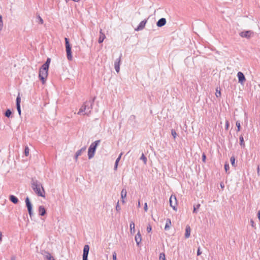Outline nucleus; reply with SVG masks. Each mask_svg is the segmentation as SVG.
Returning <instances> with one entry per match:
<instances>
[{"label":"nucleus","mask_w":260,"mask_h":260,"mask_svg":"<svg viewBox=\"0 0 260 260\" xmlns=\"http://www.w3.org/2000/svg\"><path fill=\"white\" fill-rule=\"evenodd\" d=\"M191 229L189 225H187L185 228V237L188 238L190 235Z\"/></svg>","instance_id":"aec40b11"},{"label":"nucleus","mask_w":260,"mask_h":260,"mask_svg":"<svg viewBox=\"0 0 260 260\" xmlns=\"http://www.w3.org/2000/svg\"><path fill=\"white\" fill-rule=\"evenodd\" d=\"M129 227H130V232H131V234H134L135 232V223L133 221L131 222Z\"/></svg>","instance_id":"393cba45"},{"label":"nucleus","mask_w":260,"mask_h":260,"mask_svg":"<svg viewBox=\"0 0 260 260\" xmlns=\"http://www.w3.org/2000/svg\"><path fill=\"white\" fill-rule=\"evenodd\" d=\"M144 209L145 211H146V212L147 211L148 207H147V205L146 203H145L144 204Z\"/></svg>","instance_id":"3c124183"},{"label":"nucleus","mask_w":260,"mask_h":260,"mask_svg":"<svg viewBox=\"0 0 260 260\" xmlns=\"http://www.w3.org/2000/svg\"><path fill=\"white\" fill-rule=\"evenodd\" d=\"M45 253L46 254L45 255L46 260H55L50 253L48 252H46Z\"/></svg>","instance_id":"a878e982"},{"label":"nucleus","mask_w":260,"mask_h":260,"mask_svg":"<svg viewBox=\"0 0 260 260\" xmlns=\"http://www.w3.org/2000/svg\"><path fill=\"white\" fill-rule=\"evenodd\" d=\"M166 22L167 21L166 18H161L159 19L158 21L156 22V25L159 27H161L164 26L166 24Z\"/></svg>","instance_id":"4468645a"},{"label":"nucleus","mask_w":260,"mask_h":260,"mask_svg":"<svg viewBox=\"0 0 260 260\" xmlns=\"http://www.w3.org/2000/svg\"><path fill=\"white\" fill-rule=\"evenodd\" d=\"M100 142L101 141L99 140L91 144L88 150V156L89 159H91L94 156L96 147Z\"/></svg>","instance_id":"f03ea898"},{"label":"nucleus","mask_w":260,"mask_h":260,"mask_svg":"<svg viewBox=\"0 0 260 260\" xmlns=\"http://www.w3.org/2000/svg\"><path fill=\"white\" fill-rule=\"evenodd\" d=\"M140 159L142 160L144 164L146 165L147 164V157L144 155V154L143 153L140 157Z\"/></svg>","instance_id":"c756f323"},{"label":"nucleus","mask_w":260,"mask_h":260,"mask_svg":"<svg viewBox=\"0 0 260 260\" xmlns=\"http://www.w3.org/2000/svg\"><path fill=\"white\" fill-rule=\"evenodd\" d=\"M51 59L49 58H48L46 61V62L42 66L44 68H47L49 69V64L50 63Z\"/></svg>","instance_id":"4be33fe9"},{"label":"nucleus","mask_w":260,"mask_h":260,"mask_svg":"<svg viewBox=\"0 0 260 260\" xmlns=\"http://www.w3.org/2000/svg\"><path fill=\"white\" fill-rule=\"evenodd\" d=\"M169 202L170 206L173 209V210L176 211L177 201L176 197L175 195L171 196L169 200Z\"/></svg>","instance_id":"0eeeda50"},{"label":"nucleus","mask_w":260,"mask_h":260,"mask_svg":"<svg viewBox=\"0 0 260 260\" xmlns=\"http://www.w3.org/2000/svg\"><path fill=\"white\" fill-rule=\"evenodd\" d=\"M250 224H251V225L253 228H255V223H254V221H253L252 219H251V220H250Z\"/></svg>","instance_id":"49530a36"},{"label":"nucleus","mask_w":260,"mask_h":260,"mask_svg":"<svg viewBox=\"0 0 260 260\" xmlns=\"http://www.w3.org/2000/svg\"><path fill=\"white\" fill-rule=\"evenodd\" d=\"M9 200L15 204H17L19 202L18 199L14 195H10L9 196Z\"/></svg>","instance_id":"6ab92c4d"},{"label":"nucleus","mask_w":260,"mask_h":260,"mask_svg":"<svg viewBox=\"0 0 260 260\" xmlns=\"http://www.w3.org/2000/svg\"><path fill=\"white\" fill-rule=\"evenodd\" d=\"M38 19L39 20V22L41 24H43V19L40 16H38Z\"/></svg>","instance_id":"de8ad7c7"},{"label":"nucleus","mask_w":260,"mask_h":260,"mask_svg":"<svg viewBox=\"0 0 260 260\" xmlns=\"http://www.w3.org/2000/svg\"><path fill=\"white\" fill-rule=\"evenodd\" d=\"M159 260H166V256L164 253H160L159 256Z\"/></svg>","instance_id":"2f4dec72"},{"label":"nucleus","mask_w":260,"mask_h":260,"mask_svg":"<svg viewBox=\"0 0 260 260\" xmlns=\"http://www.w3.org/2000/svg\"><path fill=\"white\" fill-rule=\"evenodd\" d=\"M171 225V219H169V218H167L166 219V225H165V230L166 231H167V230H169L170 228V225Z\"/></svg>","instance_id":"412c9836"},{"label":"nucleus","mask_w":260,"mask_h":260,"mask_svg":"<svg viewBox=\"0 0 260 260\" xmlns=\"http://www.w3.org/2000/svg\"><path fill=\"white\" fill-rule=\"evenodd\" d=\"M229 169H230L229 164L228 162H225V164H224V170H225L226 173H228V171ZM229 173H228V174Z\"/></svg>","instance_id":"c9c22d12"},{"label":"nucleus","mask_w":260,"mask_h":260,"mask_svg":"<svg viewBox=\"0 0 260 260\" xmlns=\"http://www.w3.org/2000/svg\"><path fill=\"white\" fill-rule=\"evenodd\" d=\"M236 125L237 127V131L239 132L241 129V124L239 121H237L236 123Z\"/></svg>","instance_id":"72a5a7b5"},{"label":"nucleus","mask_w":260,"mask_h":260,"mask_svg":"<svg viewBox=\"0 0 260 260\" xmlns=\"http://www.w3.org/2000/svg\"><path fill=\"white\" fill-rule=\"evenodd\" d=\"M257 217L258 218V220H259L260 221V211H258V212H257Z\"/></svg>","instance_id":"5fc2aeb1"},{"label":"nucleus","mask_w":260,"mask_h":260,"mask_svg":"<svg viewBox=\"0 0 260 260\" xmlns=\"http://www.w3.org/2000/svg\"><path fill=\"white\" fill-rule=\"evenodd\" d=\"M121 54L119 57L118 58L116 59L114 62V68L115 69L116 72L118 73L120 71V63L121 61Z\"/></svg>","instance_id":"9d476101"},{"label":"nucleus","mask_w":260,"mask_h":260,"mask_svg":"<svg viewBox=\"0 0 260 260\" xmlns=\"http://www.w3.org/2000/svg\"><path fill=\"white\" fill-rule=\"evenodd\" d=\"M66 50L67 52V57L69 60L73 59L72 54V46L70 44L69 39L67 38H64Z\"/></svg>","instance_id":"7ed1b4c3"},{"label":"nucleus","mask_w":260,"mask_h":260,"mask_svg":"<svg viewBox=\"0 0 260 260\" xmlns=\"http://www.w3.org/2000/svg\"><path fill=\"white\" fill-rule=\"evenodd\" d=\"M2 236H3L2 233L1 232H0V242H2Z\"/></svg>","instance_id":"6e6d98bb"},{"label":"nucleus","mask_w":260,"mask_h":260,"mask_svg":"<svg viewBox=\"0 0 260 260\" xmlns=\"http://www.w3.org/2000/svg\"><path fill=\"white\" fill-rule=\"evenodd\" d=\"M220 186H221V188H223L224 187V185H222L221 184H220Z\"/></svg>","instance_id":"bf43d9fd"},{"label":"nucleus","mask_w":260,"mask_h":260,"mask_svg":"<svg viewBox=\"0 0 260 260\" xmlns=\"http://www.w3.org/2000/svg\"><path fill=\"white\" fill-rule=\"evenodd\" d=\"M16 256H12L11 258V260H16Z\"/></svg>","instance_id":"4d7b16f0"},{"label":"nucleus","mask_w":260,"mask_h":260,"mask_svg":"<svg viewBox=\"0 0 260 260\" xmlns=\"http://www.w3.org/2000/svg\"><path fill=\"white\" fill-rule=\"evenodd\" d=\"M202 253V252L200 249V247H199L197 250V255H200Z\"/></svg>","instance_id":"09e8293b"},{"label":"nucleus","mask_w":260,"mask_h":260,"mask_svg":"<svg viewBox=\"0 0 260 260\" xmlns=\"http://www.w3.org/2000/svg\"><path fill=\"white\" fill-rule=\"evenodd\" d=\"M12 111L10 109H7L5 112V116L8 118H9L12 115Z\"/></svg>","instance_id":"bb28decb"},{"label":"nucleus","mask_w":260,"mask_h":260,"mask_svg":"<svg viewBox=\"0 0 260 260\" xmlns=\"http://www.w3.org/2000/svg\"><path fill=\"white\" fill-rule=\"evenodd\" d=\"M16 108L19 115H21V107L20 105H16Z\"/></svg>","instance_id":"ea45409f"},{"label":"nucleus","mask_w":260,"mask_h":260,"mask_svg":"<svg viewBox=\"0 0 260 260\" xmlns=\"http://www.w3.org/2000/svg\"><path fill=\"white\" fill-rule=\"evenodd\" d=\"M121 155H122V153H120V155H119V156L117 158V159H116V161H115V165H114V169L115 170H117V166H118V164L121 158Z\"/></svg>","instance_id":"5701e85b"},{"label":"nucleus","mask_w":260,"mask_h":260,"mask_svg":"<svg viewBox=\"0 0 260 260\" xmlns=\"http://www.w3.org/2000/svg\"><path fill=\"white\" fill-rule=\"evenodd\" d=\"M86 107H88V106H86V102L84 103L83 105L81 106L80 109H79V112H78V114L79 115H85V109Z\"/></svg>","instance_id":"ddd939ff"},{"label":"nucleus","mask_w":260,"mask_h":260,"mask_svg":"<svg viewBox=\"0 0 260 260\" xmlns=\"http://www.w3.org/2000/svg\"><path fill=\"white\" fill-rule=\"evenodd\" d=\"M152 230V228L150 225H148L147 227V231L148 233H150Z\"/></svg>","instance_id":"a18cd8bd"},{"label":"nucleus","mask_w":260,"mask_h":260,"mask_svg":"<svg viewBox=\"0 0 260 260\" xmlns=\"http://www.w3.org/2000/svg\"><path fill=\"white\" fill-rule=\"evenodd\" d=\"M171 134H172V136L173 137V138L174 139H175L177 135V133L175 129H171Z\"/></svg>","instance_id":"f704fd0d"},{"label":"nucleus","mask_w":260,"mask_h":260,"mask_svg":"<svg viewBox=\"0 0 260 260\" xmlns=\"http://www.w3.org/2000/svg\"><path fill=\"white\" fill-rule=\"evenodd\" d=\"M240 145L242 147H245V144L244 141V138L242 135L239 137Z\"/></svg>","instance_id":"b1692460"},{"label":"nucleus","mask_w":260,"mask_h":260,"mask_svg":"<svg viewBox=\"0 0 260 260\" xmlns=\"http://www.w3.org/2000/svg\"><path fill=\"white\" fill-rule=\"evenodd\" d=\"M127 194V191L125 188H123L121 192V198L123 204L125 203L124 199L126 198Z\"/></svg>","instance_id":"a211bd4d"},{"label":"nucleus","mask_w":260,"mask_h":260,"mask_svg":"<svg viewBox=\"0 0 260 260\" xmlns=\"http://www.w3.org/2000/svg\"><path fill=\"white\" fill-rule=\"evenodd\" d=\"M147 20L144 19V20L142 21L138 26V27L135 28L136 31H139L141 30H142L144 27L145 26L147 23Z\"/></svg>","instance_id":"f8f14e48"},{"label":"nucleus","mask_w":260,"mask_h":260,"mask_svg":"<svg viewBox=\"0 0 260 260\" xmlns=\"http://www.w3.org/2000/svg\"><path fill=\"white\" fill-rule=\"evenodd\" d=\"M135 241H136V242L137 243V245L138 246H139L140 243L141 242V241H142L141 235L140 234V232H139L136 234V235L135 236Z\"/></svg>","instance_id":"f3484780"},{"label":"nucleus","mask_w":260,"mask_h":260,"mask_svg":"<svg viewBox=\"0 0 260 260\" xmlns=\"http://www.w3.org/2000/svg\"><path fill=\"white\" fill-rule=\"evenodd\" d=\"M3 27V22L2 16L0 15V31L2 29Z\"/></svg>","instance_id":"4c0bfd02"},{"label":"nucleus","mask_w":260,"mask_h":260,"mask_svg":"<svg viewBox=\"0 0 260 260\" xmlns=\"http://www.w3.org/2000/svg\"><path fill=\"white\" fill-rule=\"evenodd\" d=\"M230 126V123L228 120H226L225 121V129H228Z\"/></svg>","instance_id":"a19ab883"},{"label":"nucleus","mask_w":260,"mask_h":260,"mask_svg":"<svg viewBox=\"0 0 260 260\" xmlns=\"http://www.w3.org/2000/svg\"><path fill=\"white\" fill-rule=\"evenodd\" d=\"M257 175L258 176H259L260 175V166H257Z\"/></svg>","instance_id":"8fccbe9b"},{"label":"nucleus","mask_w":260,"mask_h":260,"mask_svg":"<svg viewBox=\"0 0 260 260\" xmlns=\"http://www.w3.org/2000/svg\"><path fill=\"white\" fill-rule=\"evenodd\" d=\"M230 161L231 162V165L233 167H236V165L235 163V157L234 156H232L230 158Z\"/></svg>","instance_id":"c85d7f7f"},{"label":"nucleus","mask_w":260,"mask_h":260,"mask_svg":"<svg viewBox=\"0 0 260 260\" xmlns=\"http://www.w3.org/2000/svg\"><path fill=\"white\" fill-rule=\"evenodd\" d=\"M25 202L26 207H27L29 215L30 216V217H31L32 215H33L32 205L31 203L29 198L28 197H27L25 198Z\"/></svg>","instance_id":"423d86ee"},{"label":"nucleus","mask_w":260,"mask_h":260,"mask_svg":"<svg viewBox=\"0 0 260 260\" xmlns=\"http://www.w3.org/2000/svg\"><path fill=\"white\" fill-rule=\"evenodd\" d=\"M200 204H197V205H196V206H193V213H197V210L198 209H199V208H200Z\"/></svg>","instance_id":"58836bf2"},{"label":"nucleus","mask_w":260,"mask_h":260,"mask_svg":"<svg viewBox=\"0 0 260 260\" xmlns=\"http://www.w3.org/2000/svg\"><path fill=\"white\" fill-rule=\"evenodd\" d=\"M121 209L119 205V201L117 202L116 206V210L117 211H119Z\"/></svg>","instance_id":"79ce46f5"},{"label":"nucleus","mask_w":260,"mask_h":260,"mask_svg":"<svg viewBox=\"0 0 260 260\" xmlns=\"http://www.w3.org/2000/svg\"><path fill=\"white\" fill-rule=\"evenodd\" d=\"M94 101V98L92 100H89L88 101H86V106H88V107H86L85 109V114L86 115H89L92 109V106L93 105Z\"/></svg>","instance_id":"39448f33"},{"label":"nucleus","mask_w":260,"mask_h":260,"mask_svg":"<svg viewBox=\"0 0 260 260\" xmlns=\"http://www.w3.org/2000/svg\"><path fill=\"white\" fill-rule=\"evenodd\" d=\"M79 156V155L78 154L77 155V154L76 153V154H75V157H74V159H75V161H77V160H78V156Z\"/></svg>","instance_id":"603ef678"},{"label":"nucleus","mask_w":260,"mask_h":260,"mask_svg":"<svg viewBox=\"0 0 260 260\" xmlns=\"http://www.w3.org/2000/svg\"><path fill=\"white\" fill-rule=\"evenodd\" d=\"M239 35L242 38L250 39L253 35V32L251 30L243 31Z\"/></svg>","instance_id":"6e6552de"},{"label":"nucleus","mask_w":260,"mask_h":260,"mask_svg":"<svg viewBox=\"0 0 260 260\" xmlns=\"http://www.w3.org/2000/svg\"><path fill=\"white\" fill-rule=\"evenodd\" d=\"M46 214V210L43 206H40L39 207V214L43 216Z\"/></svg>","instance_id":"2eb2a0df"},{"label":"nucleus","mask_w":260,"mask_h":260,"mask_svg":"<svg viewBox=\"0 0 260 260\" xmlns=\"http://www.w3.org/2000/svg\"><path fill=\"white\" fill-rule=\"evenodd\" d=\"M216 95L217 97H218V96H220L221 95V92L220 91H219V92H216Z\"/></svg>","instance_id":"864d4df0"},{"label":"nucleus","mask_w":260,"mask_h":260,"mask_svg":"<svg viewBox=\"0 0 260 260\" xmlns=\"http://www.w3.org/2000/svg\"><path fill=\"white\" fill-rule=\"evenodd\" d=\"M48 69L41 66L39 70V77L40 80L44 84L46 81V78L48 76Z\"/></svg>","instance_id":"20e7f679"},{"label":"nucleus","mask_w":260,"mask_h":260,"mask_svg":"<svg viewBox=\"0 0 260 260\" xmlns=\"http://www.w3.org/2000/svg\"><path fill=\"white\" fill-rule=\"evenodd\" d=\"M31 187L35 193L40 197H45V191L42 184L37 180L32 179Z\"/></svg>","instance_id":"f257e3e1"},{"label":"nucleus","mask_w":260,"mask_h":260,"mask_svg":"<svg viewBox=\"0 0 260 260\" xmlns=\"http://www.w3.org/2000/svg\"><path fill=\"white\" fill-rule=\"evenodd\" d=\"M140 206H141V205H140V201H139V202H138V207H140Z\"/></svg>","instance_id":"13d9d810"},{"label":"nucleus","mask_w":260,"mask_h":260,"mask_svg":"<svg viewBox=\"0 0 260 260\" xmlns=\"http://www.w3.org/2000/svg\"><path fill=\"white\" fill-rule=\"evenodd\" d=\"M106 36L104 33L103 32L102 29H100V37L98 40L99 43H102L105 39Z\"/></svg>","instance_id":"dca6fc26"},{"label":"nucleus","mask_w":260,"mask_h":260,"mask_svg":"<svg viewBox=\"0 0 260 260\" xmlns=\"http://www.w3.org/2000/svg\"><path fill=\"white\" fill-rule=\"evenodd\" d=\"M16 105H20L21 103V98L19 95V94L18 95L16 98Z\"/></svg>","instance_id":"473e14b6"},{"label":"nucleus","mask_w":260,"mask_h":260,"mask_svg":"<svg viewBox=\"0 0 260 260\" xmlns=\"http://www.w3.org/2000/svg\"><path fill=\"white\" fill-rule=\"evenodd\" d=\"M113 260H117L116 253L114 251L112 254Z\"/></svg>","instance_id":"c03bdc74"},{"label":"nucleus","mask_w":260,"mask_h":260,"mask_svg":"<svg viewBox=\"0 0 260 260\" xmlns=\"http://www.w3.org/2000/svg\"><path fill=\"white\" fill-rule=\"evenodd\" d=\"M29 148L27 146H26L24 149V154L25 156H28L29 154Z\"/></svg>","instance_id":"e433bc0d"},{"label":"nucleus","mask_w":260,"mask_h":260,"mask_svg":"<svg viewBox=\"0 0 260 260\" xmlns=\"http://www.w3.org/2000/svg\"><path fill=\"white\" fill-rule=\"evenodd\" d=\"M237 77L238 78L239 83L243 84L244 82L246 81V79L244 75L241 72H239L237 74Z\"/></svg>","instance_id":"9b49d317"},{"label":"nucleus","mask_w":260,"mask_h":260,"mask_svg":"<svg viewBox=\"0 0 260 260\" xmlns=\"http://www.w3.org/2000/svg\"><path fill=\"white\" fill-rule=\"evenodd\" d=\"M89 246L85 245L83 248V252L82 255L83 260H88V255L89 251Z\"/></svg>","instance_id":"1a4fd4ad"},{"label":"nucleus","mask_w":260,"mask_h":260,"mask_svg":"<svg viewBox=\"0 0 260 260\" xmlns=\"http://www.w3.org/2000/svg\"><path fill=\"white\" fill-rule=\"evenodd\" d=\"M202 161L204 162L206 161V156L205 153H203L202 156Z\"/></svg>","instance_id":"37998d69"},{"label":"nucleus","mask_w":260,"mask_h":260,"mask_svg":"<svg viewBox=\"0 0 260 260\" xmlns=\"http://www.w3.org/2000/svg\"><path fill=\"white\" fill-rule=\"evenodd\" d=\"M136 116L134 115H132L130 116V117H129L128 118V121H130V122H136Z\"/></svg>","instance_id":"7c9ffc66"},{"label":"nucleus","mask_w":260,"mask_h":260,"mask_svg":"<svg viewBox=\"0 0 260 260\" xmlns=\"http://www.w3.org/2000/svg\"><path fill=\"white\" fill-rule=\"evenodd\" d=\"M86 147L85 146L81 148L80 150H78L76 152L77 155L78 154L79 156L81 155L82 153L86 150Z\"/></svg>","instance_id":"cd10ccee"}]
</instances>
